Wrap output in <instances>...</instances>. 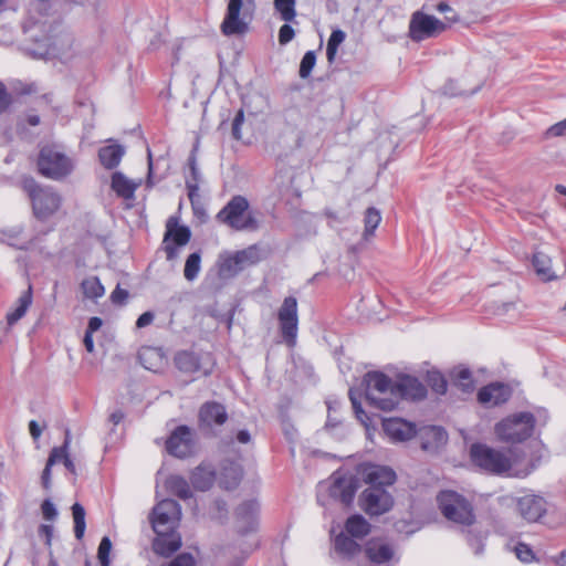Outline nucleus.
<instances>
[{
	"instance_id": "f257e3e1",
	"label": "nucleus",
	"mask_w": 566,
	"mask_h": 566,
	"mask_svg": "<svg viewBox=\"0 0 566 566\" xmlns=\"http://www.w3.org/2000/svg\"><path fill=\"white\" fill-rule=\"evenodd\" d=\"M544 455L545 448L538 441L506 449H496L485 443H473L470 447V460L475 468L492 475L510 478L528 476Z\"/></svg>"
},
{
	"instance_id": "f03ea898",
	"label": "nucleus",
	"mask_w": 566,
	"mask_h": 566,
	"mask_svg": "<svg viewBox=\"0 0 566 566\" xmlns=\"http://www.w3.org/2000/svg\"><path fill=\"white\" fill-rule=\"evenodd\" d=\"M396 479L397 475L391 468L364 462L357 465L356 475L335 472L328 481L321 482L317 488V500L322 505H327L329 500L348 505L354 500L358 489V480H361L368 488L386 489L392 485Z\"/></svg>"
},
{
	"instance_id": "7ed1b4c3",
	"label": "nucleus",
	"mask_w": 566,
	"mask_h": 566,
	"mask_svg": "<svg viewBox=\"0 0 566 566\" xmlns=\"http://www.w3.org/2000/svg\"><path fill=\"white\" fill-rule=\"evenodd\" d=\"M365 395L370 406L391 411L402 400H420L426 397V387L409 375H397L390 378L381 371H369L364 377Z\"/></svg>"
},
{
	"instance_id": "20e7f679",
	"label": "nucleus",
	"mask_w": 566,
	"mask_h": 566,
	"mask_svg": "<svg viewBox=\"0 0 566 566\" xmlns=\"http://www.w3.org/2000/svg\"><path fill=\"white\" fill-rule=\"evenodd\" d=\"M537 428L536 416L531 411H517L495 422L493 433L495 440L516 447L532 438Z\"/></svg>"
},
{
	"instance_id": "39448f33",
	"label": "nucleus",
	"mask_w": 566,
	"mask_h": 566,
	"mask_svg": "<svg viewBox=\"0 0 566 566\" xmlns=\"http://www.w3.org/2000/svg\"><path fill=\"white\" fill-rule=\"evenodd\" d=\"M441 514L449 521L462 526H471L475 522L472 503L453 490H443L437 495Z\"/></svg>"
},
{
	"instance_id": "423d86ee",
	"label": "nucleus",
	"mask_w": 566,
	"mask_h": 566,
	"mask_svg": "<svg viewBox=\"0 0 566 566\" xmlns=\"http://www.w3.org/2000/svg\"><path fill=\"white\" fill-rule=\"evenodd\" d=\"M38 167L43 176L60 180L72 172L74 164L61 146L46 145L40 150Z\"/></svg>"
},
{
	"instance_id": "0eeeda50",
	"label": "nucleus",
	"mask_w": 566,
	"mask_h": 566,
	"mask_svg": "<svg viewBox=\"0 0 566 566\" xmlns=\"http://www.w3.org/2000/svg\"><path fill=\"white\" fill-rule=\"evenodd\" d=\"M24 189L30 196L33 213L38 219L45 220L59 210L61 197L52 188H42L33 179H25Z\"/></svg>"
},
{
	"instance_id": "6e6552de",
	"label": "nucleus",
	"mask_w": 566,
	"mask_h": 566,
	"mask_svg": "<svg viewBox=\"0 0 566 566\" xmlns=\"http://www.w3.org/2000/svg\"><path fill=\"white\" fill-rule=\"evenodd\" d=\"M217 219L235 230H248L256 228V221L249 212V202L242 196L233 197L218 212Z\"/></svg>"
},
{
	"instance_id": "1a4fd4ad",
	"label": "nucleus",
	"mask_w": 566,
	"mask_h": 566,
	"mask_svg": "<svg viewBox=\"0 0 566 566\" xmlns=\"http://www.w3.org/2000/svg\"><path fill=\"white\" fill-rule=\"evenodd\" d=\"M447 29L448 23L422 10H417L410 17L408 35L413 42H422L437 38Z\"/></svg>"
},
{
	"instance_id": "9d476101",
	"label": "nucleus",
	"mask_w": 566,
	"mask_h": 566,
	"mask_svg": "<svg viewBox=\"0 0 566 566\" xmlns=\"http://www.w3.org/2000/svg\"><path fill=\"white\" fill-rule=\"evenodd\" d=\"M73 49V38L62 30L38 41L34 54L42 59H67Z\"/></svg>"
},
{
	"instance_id": "9b49d317",
	"label": "nucleus",
	"mask_w": 566,
	"mask_h": 566,
	"mask_svg": "<svg viewBox=\"0 0 566 566\" xmlns=\"http://www.w3.org/2000/svg\"><path fill=\"white\" fill-rule=\"evenodd\" d=\"M181 518V507L174 500L160 501L151 511L150 523L154 532L177 530Z\"/></svg>"
},
{
	"instance_id": "f8f14e48",
	"label": "nucleus",
	"mask_w": 566,
	"mask_h": 566,
	"mask_svg": "<svg viewBox=\"0 0 566 566\" xmlns=\"http://www.w3.org/2000/svg\"><path fill=\"white\" fill-rule=\"evenodd\" d=\"M281 333L284 342L294 346L297 336V301L293 296L285 297L277 313Z\"/></svg>"
},
{
	"instance_id": "ddd939ff",
	"label": "nucleus",
	"mask_w": 566,
	"mask_h": 566,
	"mask_svg": "<svg viewBox=\"0 0 566 566\" xmlns=\"http://www.w3.org/2000/svg\"><path fill=\"white\" fill-rule=\"evenodd\" d=\"M361 509L369 515H381L390 511L394 505L391 494L382 488H367L360 499Z\"/></svg>"
},
{
	"instance_id": "4468645a",
	"label": "nucleus",
	"mask_w": 566,
	"mask_h": 566,
	"mask_svg": "<svg viewBox=\"0 0 566 566\" xmlns=\"http://www.w3.org/2000/svg\"><path fill=\"white\" fill-rule=\"evenodd\" d=\"M259 261V250L255 247L226 254L221 256L220 272L223 275L232 276Z\"/></svg>"
},
{
	"instance_id": "2eb2a0df",
	"label": "nucleus",
	"mask_w": 566,
	"mask_h": 566,
	"mask_svg": "<svg viewBox=\"0 0 566 566\" xmlns=\"http://www.w3.org/2000/svg\"><path fill=\"white\" fill-rule=\"evenodd\" d=\"M365 553L374 566H394L399 560L395 547L381 538L369 541Z\"/></svg>"
},
{
	"instance_id": "dca6fc26",
	"label": "nucleus",
	"mask_w": 566,
	"mask_h": 566,
	"mask_svg": "<svg viewBox=\"0 0 566 566\" xmlns=\"http://www.w3.org/2000/svg\"><path fill=\"white\" fill-rule=\"evenodd\" d=\"M382 430L391 442H405L418 433L416 423L399 417L382 419Z\"/></svg>"
},
{
	"instance_id": "f3484780",
	"label": "nucleus",
	"mask_w": 566,
	"mask_h": 566,
	"mask_svg": "<svg viewBox=\"0 0 566 566\" xmlns=\"http://www.w3.org/2000/svg\"><path fill=\"white\" fill-rule=\"evenodd\" d=\"M193 447V433L186 426L176 428L166 442L167 451L177 458L188 457L192 453Z\"/></svg>"
},
{
	"instance_id": "a211bd4d",
	"label": "nucleus",
	"mask_w": 566,
	"mask_h": 566,
	"mask_svg": "<svg viewBox=\"0 0 566 566\" xmlns=\"http://www.w3.org/2000/svg\"><path fill=\"white\" fill-rule=\"evenodd\" d=\"M517 510L527 522H537L547 511L546 501L536 494H525L517 499Z\"/></svg>"
},
{
	"instance_id": "6ab92c4d",
	"label": "nucleus",
	"mask_w": 566,
	"mask_h": 566,
	"mask_svg": "<svg viewBox=\"0 0 566 566\" xmlns=\"http://www.w3.org/2000/svg\"><path fill=\"white\" fill-rule=\"evenodd\" d=\"M242 0H229L227 14L221 29L226 35L241 34L248 29V23L240 18Z\"/></svg>"
},
{
	"instance_id": "aec40b11",
	"label": "nucleus",
	"mask_w": 566,
	"mask_h": 566,
	"mask_svg": "<svg viewBox=\"0 0 566 566\" xmlns=\"http://www.w3.org/2000/svg\"><path fill=\"white\" fill-rule=\"evenodd\" d=\"M190 230L184 226H172L171 221L167 223V232L165 234V251L168 260L177 256V247L186 245L190 240Z\"/></svg>"
},
{
	"instance_id": "412c9836",
	"label": "nucleus",
	"mask_w": 566,
	"mask_h": 566,
	"mask_svg": "<svg viewBox=\"0 0 566 566\" xmlns=\"http://www.w3.org/2000/svg\"><path fill=\"white\" fill-rule=\"evenodd\" d=\"M511 388L502 382L490 384L479 390V401L488 407L504 403L511 397Z\"/></svg>"
},
{
	"instance_id": "4be33fe9",
	"label": "nucleus",
	"mask_w": 566,
	"mask_h": 566,
	"mask_svg": "<svg viewBox=\"0 0 566 566\" xmlns=\"http://www.w3.org/2000/svg\"><path fill=\"white\" fill-rule=\"evenodd\" d=\"M155 533L156 537L153 541V549L157 555L168 557L180 548L181 536L177 530Z\"/></svg>"
},
{
	"instance_id": "5701e85b",
	"label": "nucleus",
	"mask_w": 566,
	"mask_h": 566,
	"mask_svg": "<svg viewBox=\"0 0 566 566\" xmlns=\"http://www.w3.org/2000/svg\"><path fill=\"white\" fill-rule=\"evenodd\" d=\"M417 436L421 440L423 450H436L444 446L448 441L446 430L438 426H423L418 428Z\"/></svg>"
},
{
	"instance_id": "b1692460",
	"label": "nucleus",
	"mask_w": 566,
	"mask_h": 566,
	"mask_svg": "<svg viewBox=\"0 0 566 566\" xmlns=\"http://www.w3.org/2000/svg\"><path fill=\"white\" fill-rule=\"evenodd\" d=\"M138 357L142 365L154 373L163 370L168 364L165 353L158 347H143L139 350Z\"/></svg>"
},
{
	"instance_id": "393cba45",
	"label": "nucleus",
	"mask_w": 566,
	"mask_h": 566,
	"mask_svg": "<svg viewBox=\"0 0 566 566\" xmlns=\"http://www.w3.org/2000/svg\"><path fill=\"white\" fill-rule=\"evenodd\" d=\"M258 512L259 504L254 500L244 502L237 509V518L242 532L248 533L255 530Z\"/></svg>"
},
{
	"instance_id": "a878e982",
	"label": "nucleus",
	"mask_w": 566,
	"mask_h": 566,
	"mask_svg": "<svg viewBox=\"0 0 566 566\" xmlns=\"http://www.w3.org/2000/svg\"><path fill=\"white\" fill-rule=\"evenodd\" d=\"M199 419L201 426L206 428L221 426L227 420V412L222 405L217 402H208L201 407Z\"/></svg>"
},
{
	"instance_id": "bb28decb",
	"label": "nucleus",
	"mask_w": 566,
	"mask_h": 566,
	"mask_svg": "<svg viewBox=\"0 0 566 566\" xmlns=\"http://www.w3.org/2000/svg\"><path fill=\"white\" fill-rule=\"evenodd\" d=\"M139 185L140 181L128 179L123 172L116 171L112 175V190L124 199H133Z\"/></svg>"
},
{
	"instance_id": "cd10ccee",
	"label": "nucleus",
	"mask_w": 566,
	"mask_h": 566,
	"mask_svg": "<svg viewBox=\"0 0 566 566\" xmlns=\"http://www.w3.org/2000/svg\"><path fill=\"white\" fill-rule=\"evenodd\" d=\"M176 366L179 370L188 374L201 371L206 375L209 373L208 369L201 365V359L197 354L191 352H180L175 357Z\"/></svg>"
},
{
	"instance_id": "c85d7f7f",
	"label": "nucleus",
	"mask_w": 566,
	"mask_h": 566,
	"mask_svg": "<svg viewBox=\"0 0 566 566\" xmlns=\"http://www.w3.org/2000/svg\"><path fill=\"white\" fill-rule=\"evenodd\" d=\"M124 155L125 149L118 144L102 147L98 151L99 161L107 169L117 167Z\"/></svg>"
},
{
	"instance_id": "c756f323",
	"label": "nucleus",
	"mask_w": 566,
	"mask_h": 566,
	"mask_svg": "<svg viewBox=\"0 0 566 566\" xmlns=\"http://www.w3.org/2000/svg\"><path fill=\"white\" fill-rule=\"evenodd\" d=\"M216 474L209 464L202 463L191 474L192 485L200 490H208L214 482Z\"/></svg>"
},
{
	"instance_id": "7c9ffc66",
	"label": "nucleus",
	"mask_w": 566,
	"mask_h": 566,
	"mask_svg": "<svg viewBox=\"0 0 566 566\" xmlns=\"http://www.w3.org/2000/svg\"><path fill=\"white\" fill-rule=\"evenodd\" d=\"M533 266L537 276L543 281H551L556 277L552 270V260L543 252H536L533 255Z\"/></svg>"
},
{
	"instance_id": "2f4dec72",
	"label": "nucleus",
	"mask_w": 566,
	"mask_h": 566,
	"mask_svg": "<svg viewBox=\"0 0 566 566\" xmlns=\"http://www.w3.org/2000/svg\"><path fill=\"white\" fill-rule=\"evenodd\" d=\"M345 530L352 537L360 539L370 532V524L361 515H353L347 520Z\"/></svg>"
},
{
	"instance_id": "473e14b6",
	"label": "nucleus",
	"mask_w": 566,
	"mask_h": 566,
	"mask_svg": "<svg viewBox=\"0 0 566 566\" xmlns=\"http://www.w3.org/2000/svg\"><path fill=\"white\" fill-rule=\"evenodd\" d=\"M32 303V293L31 287L28 289L23 294L18 298L17 305L12 311L7 314V319L10 325L17 323L21 317L24 316L29 306Z\"/></svg>"
},
{
	"instance_id": "72a5a7b5",
	"label": "nucleus",
	"mask_w": 566,
	"mask_h": 566,
	"mask_svg": "<svg viewBox=\"0 0 566 566\" xmlns=\"http://www.w3.org/2000/svg\"><path fill=\"white\" fill-rule=\"evenodd\" d=\"M242 478V469L237 463H231L229 468H223L220 473L219 483L222 488L230 490L235 488Z\"/></svg>"
},
{
	"instance_id": "f704fd0d",
	"label": "nucleus",
	"mask_w": 566,
	"mask_h": 566,
	"mask_svg": "<svg viewBox=\"0 0 566 566\" xmlns=\"http://www.w3.org/2000/svg\"><path fill=\"white\" fill-rule=\"evenodd\" d=\"M335 551L345 557H352L359 551V545L354 537H349L344 533L338 534L334 539Z\"/></svg>"
},
{
	"instance_id": "c9c22d12",
	"label": "nucleus",
	"mask_w": 566,
	"mask_h": 566,
	"mask_svg": "<svg viewBox=\"0 0 566 566\" xmlns=\"http://www.w3.org/2000/svg\"><path fill=\"white\" fill-rule=\"evenodd\" d=\"M81 287L84 296L90 300L99 298L105 294V289L96 276H90L83 280Z\"/></svg>"
},
{
	"instance_id": "e433bc0d",
	"label": "nucleus",
	"mask_w": 566,
	"mask_h": 566,
	"mask_svg": "<svg viewBox=\"0 0 566 566\" xmlns=\"http://www.w3.org/2000/svg\"><path fill=\"white\" fill-rule=\"evenodd\" d=\"M201 269V256L198 252L191 253L185 263L184 275L187 281H195Z\"/></svg>"
},
{
	"instance_id": "4c0bfd02",
	"label": "nucleus",
	"mask_w": 566,
	"mask_h": 566,
	"mask_svg": "<svg viewBox=\"0 0 566 566\" xmlns=\"http://www.w3.org/2000/svg\"><path fill=\"white\" fill-rule=\"evenodd\" d=\"M452 379L454 384L463 391H470L473 388V379L471 371L464 367H458L452 370Z\"/></svg>"
},
{
	"instance_id": "58836bf2",
	"label": "nucleus",
	"mask_w": 566,
	"mask_h": 566,
	"mask_svg": "<svg viewBox=\"0 0 566 566\" xmlns=\"http://www.w3.org/2000/svg\"><path fill=\"white\" fill-rule=\"evenodd\" d=\"M349 399L352 401L353 409L355 411L357 419L364 424L368 437H370L371 430H375V426L373 423L371 418L367 416V413L361 408L360 403L357 401L353 389L349 390Z\"/></svg>"
},
{
	"instance_id": "ea45409f",
	"label": "nucleus",
	"mask_w": 566,
	"mask_h": 566,
	"mask_svg": "<svg viewBox=\"0 0 566 566\" xmlns=\"http://www.w3.org/2000/svg\"><path fill=\"white\" fill-rule=\"evenodd\" d=\"M274 8L283 21L291 22L295 19V0H274Z\"/></svg>"
},
{
	"instance_id": "a19ab883",
	"label": "nucleus",
	"mask_w": 566,
	"mask_h": 566,
	"mask_svg": "<svg viewBox=\"0 0 566 566\" xmlns=\"http://www.w3.org/2000/svg\"><path fill=\"white\" fill-rule=\"evenodd\" d=\"M73 520H74V534L77 539H81L84 536L85 532V511L84 507L75 503L72 506Z\"/></svg>"
},
{
	"instance_id": "79ce46f5",
	"label": "nucleus",
	"mask_w": 566,
	"mask_h": 566,
	"mask_svg": "<svg viewBox=\"0 0 566 566\" xmlns=\"http://www.w3.org/2000/svg\"><path fill=\"white\" fill-rule=\"evenodd\" d=\"M381 221L380 212L375 208H368L365 213V231L364 237L368 239L374 234V231L379 226Z\"/></svg>"
},
{
	"instance_id": "37998d69",
	"label": "nucleus",
	"mask_w": 566,
	"mask_h": 566,
	"mask_svg": "<svg viewBox=\"0 0 566 566\" xmlns=\"http://www.w3.org/2000/svg\"><path fill=\"white\" fill-rule=\"evenodd\" d=\"M512 551L514 552L516 558L522 563L527 564L539 560L534 551L525 543L515 544Z\"/></svg>"
},
{
	"instance_id": "c03bdc74",
	"label": "nucleus",
	"mask_w": 566,
	"mask_h": 566,
	"mask_svg": "<svg viewBox=\"0 0 566 566\" xmlns=\"http://www.w3.org/2000/svg\"><path fill=\"white\" fill-rule=\"evenodd\" d=\"M169 485L171 491L181 499H188L191 495L187 481L181 476H171L169 479Z\"/></svg>"
},
{
	"instance_id": "a18cd8bd",
	"label": "nucleus",
	"mask_w": 566,
	"mask_h": 566,
	"mask_svg": "<svg viewBox=\"0 0 566 566\" xmlns=\"http://www.w3.org/2000/svg\"><path fill=\"white\" fill-rule=\"evenodd\" d=\"M428 384L431 387V389L439 395H443L447 392V387H448L447 380L440 371H437V370L429 371L428 373Z\"/></svg>"
},
{
	"instance_id": "49530a36",
	"label": "nucleus",
	"mask_w": 566,
	"mask_h": 566,
	"mask_svg": "<svg viewBox=\"0 0 566 566\" xmlns=\"http://www.w3.org/2000/svg\"><path fill=\"white\" fill-rule=\"evenodd\" d=\"M70 442H71L70 432L66 431V437H65V441H64L63 446L59 447V448H54L51 451L50 457L48 459L49 465H53L57 462H63V460L66 457H69L67 449H69Z\"/></svg>"
},
{
	"instance_id": "de8ad7c7",
	"label": "nucleus",
	"mask_w": 566,
	"mask_h": 566,
	"mask_svg": "<svg viewBox=\"0 0 566 566\" xmlns=\"http://www.w3.org/2000/svg\"><path fill=\"white\" fill-rule=\"evenodd\" d=\"M316 63V56L313 51H308L304 54L300 65V76L306 78L310 76L313 67Z\"/></svg>"
},
{
	"instance_id": "09e8293b",
	"label": "nucleus",
	"mask_w": 566,
	"mask_h": 566,
	"mask_svg": "<svg viewBox=\"0 0 566 566\" xmlns=\"http://www.w3.org/2000/svg\"><path fill=\"white\" fill-rule=\"evenodd\" d=\"M112 549V542L108 537H103L98 546V560L102 566H109V553Z\"/></svg>"
},
{
	"instance_id": "8fccbe9b",
	"label": "nucleus",
	"mask_w": 566,
	"mask_h": 566,
	"mask_svg": "<svg viewBox=\"0 0 566 566\" xmlns=\"http://www.w3.org/2000/svg\"><path fill=\"white\" fill-rule=\"evenodd\" d=\"M166 566H196V559L190 553H181Z\"/></svg>"
},
{
	"instance_id": "3c124183",
	"label": "nucleus",
	"mask_w": 566,
	"mask_h": 566,
	"mask_svg": "<svg viewBox=\"0 0 566 566\" xmlns=\"http://www.w3.org/2000/svg\"><path fill=\"white\" fill-rule=\"evenodd\" d=\"M436 9L438 12L440 13H450V15H447L446 17V20L449 22V23H454V22H458L459 21V17L458 14L454 12V10L449 6V3L447 1H440L437 6H436Z\"/></svg>"
},
{
	"instance_id": "603ef678",
	"label": "nucleus",
	"mask_w": 566,
	"mask_h": 566,
	"mask_svg": "<svg viewBox=\"0 0 566 566\" xmlns=\"http://www.w3.org/2000/svg\"><path fill=\"white\" fill-rule=\"evenodd\" d=\"M294 30L289 24H283L279 31V42L282 45L287 44L294 38Z\"/></svg>"
},
{
	"instance_id": "864d4df0",
	"label": "nucleus",
	"mask_w": 566,
	"mask_h": 566,
	"mask_svg": "<svg viewBox=\"0 0 566 566\" xmlns=\"http://www.w3.org/2000/svg\"><path fill=\"white\" fill-rule=\"evenodd\" d=\"M43 517L48 521H53L57 516L55 505L50 501L45 500L41 506Z\"/></svg>"
},
{
	"instance_id": "5fc2aeb1",
	"label": "nucleus",
	"mask_w": 566,
	"mask_h": 566,
	"mask_svg": "<svg viewBox=\"0 0 566 566\" xmlns=\"http://www.w3.org/2000/svg\"><path fill=\"white\" fill-rule=\"evenodd\" d=\"M244 122V113L242 109H240L234 119H233V124H232V135L235 139H241V126Z\"/></svg>"
},
{
	"instance_id": "6e6d98bb",
	"label": "nucleus",
	"mask_w": 566,
	"mask_h": 566,
	"mask_svg": "<svg viewBox=\"0 0 566 566\" xmlns=\"http://www.w3.org/2000/svg\"><path fill=\"white\" fill-rule=\"evenodd\" d=\"M346 34L344 31L334 30L328 39L327 46L337 48L344 42Z\"/></svg>"
},
{
	"instance_id": "4d7b16f0",
	"label": "nucleus",
	"mask_w": 566,
	"mask_h": 566,
	"mask_svg": "<svg viewBox=\"0 0 566 566\" xmlns=\"http://www.w3.org/2000/svg\"><path fill=\"white\" fill-rule=\"evenodd\" d=\"M548 134L552 136L566 135V118L564 120L551 126L548 129Z\"/></svg>"
},
{
	"instance_id": "13d9d810",
	"label": "nucleus",
	"mask_w": 566,
	"mask_h": 566,
	"mask_svg": "<svg viewBox=\"0 0 566 566\" xmlns=\"http://www.w3.org/2000/svg\"><path fill=\"white\" fill-rule=\"evenodd\" d=\"M154 321V314L151 312L143 313L136 321V326L138 328H144L150 325Z\"/></svg>"
},
{
	"instance_id": "bf43d9fd",
	"label": "nucleus",
	"mask_w": 566,
	"mask_h": 566,
	"mask_svg": "<svg viewBox=\"0 0 566 566\" xmlns=\"http://www.w3.org/2000/svg\"><path fill=\"white\" fill-rule=\"evenodd\" d=\"M128 296V293L126 290H123L120 287H116L113 292H112V295H111V298L114 303H122L123 301H125Z\"/></svg>"
},
{
	"instance_id": "052dcab7",
	"label": "nucleus",
	"mask_w": 566,
	"mask_h": 566,
	"mask_svg": "<svg viewBox=\"0 0 566 566\" xmlns=\"http://www.w3.org/2000/svg\"><path fill=\"white\" fill-rule=\"evenodd\" d=\"M10 103V98L6 88L2 84H0V113L3 112Z\"/></svg>"
},
{
	"instance_id": "680f3d73",
	"label": "nucleus",
	"mask_w": 566,
	"mask_h": 566,
	"mask_svg": "<svg viewBox=\"0 0 566 566\" xmlns=\"http://www.w3.org/2000/svg\"><path fill=\"white\" fill-rule=\"evenodd\" d=\"M102 326V319L99 317H91L88 321L86 333L93 334L98 331Z\"/></svg>"
},
{
	"instance_id": "e2e57ef3",
	"label": "nucleus",
	"mask_w": 566,
	"mask_h": 566,
	"mask_svg": "<svg viewBox=\"0 0 566 566\" xmlns=\"http://www.w3.org/2000/svg\"><path fill=\"white\" fill-rule=\"evenodd\" d=\"M29 430H30V434L32 436V438L34 440L39 439L42 433V428L35 420L30 421Z\"/></svg>"
},
{
	"instance_id": "0e129e2a",
	"label": "nucleus",
	"mask_w": 566,
	"mask_h": 566,
	"mask_svg": "<svg viewBox=\"0 0 566 566\" xmlns=\"http://www.w3.org/2000/svg\"><path fill=\"white\" fill-rule=\"evenodd\" d=\"M551 562L555 566H566V552L563 551L558 555L551 557Z\"/></svg>"
},
{
	"instance_id": "69168bd1",
	"label": "nucleus",
	"mask_w": 566,
	"mask_h": 566,
	"mask_svg": "<svg viewBox=\"0 0 566 566\" xmlns=\"http://www.w3.org/2000/svg\"><path fill=\"white\" fill-rule=\"evenodd\" d=\"M51 467L52 465H49V462H48L45 465V469L43 470V473H42V484L45 489H48L50 486Z\"/></svg>"
},
{
	"instance_id": "338daca9",
	"label": "nucleus",
	"mask_w": 566,
	"mask_h": 566,
	"mask_svg": "<svg viewBox=\"0 0 566 566\" xmlns=\"http://www.w3.org/2000/svg\"><path fill=\"white\" fill-rule=\"evenodd\" d=\"M84 346L88 353L94 352V340H93V334L86 333L84 335L83 339Z\"/></svg>"
},
{
	"instance_id": "774afa93",
	"label": "nucleus",
	"mask_w": 566,
	"mask_h": 566,
	"mask_svg": "<svg viewBox=\"0 0 566 566\" xmlns=\"http://www.w3.org/2000/svg\"><path fill=\"white\" fill-rule=\"evenodd\" d=\"M468 542L473 547L475 554H479L482 551V539L481 538H472L471 536L468 538Z\"/></svg>"
}]
</instances>
